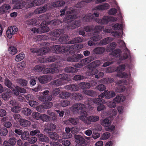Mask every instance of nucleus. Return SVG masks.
Wrapping results in <instances>:
<instances>
[{
  "instance_id": "obj_26",
  "label": "nucleus",
  "mask_w": 146,
  "mask_h": 146,
  "mask_svg": "<svg viewBox=\"0 0 146 146\" xmlns=\"http://www.w3.org/2000/svg\"><path fill=\"white\" fill-rule=\"evenodd\" d=\"M56 125L52 123L48 124L47 127L44 129V131L45 132H49V131H53L56 129Z\"/></svg>"
},
{
  "instance_id": "obj_35",
  "label": "nucleus",
  "mask_w": 146,
  "mask_h": 146,
  "mask_svg": "<svg viewBox=\"0 0 146 146\" xmlns=\"http://www.w3.org/2000/svg\"><path fill=\"white\" fill-rule=\"evenodd\" d=\"M88 72H89L88 75L90 76H91L97 74L98 73V71L95 68L90 67L89 68Z\"/></svg>"
},
{
  "instance_id": "obj_16",
  "label": "nucleus",
  "mask_w": 146,
  "mask_h": 146,
  "mask_svg": "<svg viewBox=\"0 0 146 146\" xmlns=\"http://www.w3.org/2000/svg\"><path fill=\"white\" fill-rule=\"evenodd\" d=\"M110 8V5L108 4L105 3L102 5H99L95 7L94 10H95L102 11L108 9Z\"/></svg>"
},
{
  "instance_id": "obj_29",
  "label": "nucleus",
  "mask_w": 146,
  "mask_h": 146,
  "mask_svg": "<svg viewBox=\"0 0 146 146\" xmlns=\"http://www.w3.org/2000/svg\"><path fill=\"white\" fill-rule=\"evenodd\" d=\"M49 137L50 138L53 140H57L59 138V135L57 133L53 132H48Z\"/></svg>"
},
{
  "instance_id": "obj_24",
  "label": "nucleus",
  "mask_w": 146,
  "mask_h": 146,
  "mask_svg": "<svg viewBox=\"0 0 146 146\" xmlns=\"http://www.w3.org/2000/svg\"><path fill=\"white\" fill-rule=\"evenodd\" d=\"M94 59V57L90 56L88 57L81 60L80 61V62L82 63L84 65H86L93 60Z\"/></svg>"
},
{
  "instance_id": "obj_44",
  "label": "nucleus",
  "mask_w": 146,
  "mask_h": 146,
  "mask_svg": "<svg viewBox=\"0 0 146 146\" xmlns=\"http://www.w3.org/2000/svg\"><path fill=\"white\" fill-rule=\"evenodd\" d=\"M113 81V79L111 78H106L102 79V82L104 84H109L112 83Z\"/></svg>"
},
{
  "instance_id": "obj_56",
  "label": "nucleus",
  "mask_w": 146,
  "mask_h": 146,
  "mask_svg": "<svg viewBox=\"0 0 146 146\" xmlns=\"http://www.w3.org/2000/svg\"><path fill=\"white\" fill-rule=\"evenodd\" d=\"M102 27L100 26L97 25L95 27H94V28L93 30V32H94V35L97 34L98 33L101 31L102 30Z\"/></svg>"
},
{
  "instance_id": "obj_15",
  "label": "nucleus",
  "mask_w": 146,
  "mask_h": 146,
  "mask_svg": "<svg viewBox=\"0 0 146 146\" xmlns=\"http://www.w3.org/2000/svg\"><path fill=\"white\" fill-rule=\"evenodd\" d=\"M39 82L41 84H46L50 79V77L48 75H45L37 77Z\"/></svg>"
},
{
  "instance_id": "obj_7",
  "label": "nucleus",
  "mask_w": 146,
  "mask_h": 146,
  "mask_svg": "<svg viewBox=\"0 0 146 146\" xmlns=\"http://www.w3.org/2000/svg\"><path fill=\"white\" fill-rule=\"evenodd\" d=\"M18 30V28L16 26H11L9 27L6 32L7 37L9 38H11L13 35L17 33Z\"/></svg>"
},
{
  "instance_id": "obj_59",
  "label": "nucleus",
  "mask_w": 146,
  "mask_h": 146,
  "mask_svg": "<svg viewBox=\"0 0 146 146\" xmlns=\"http://www.w3.org/2000/svg\"><path fill=\"white\" fill-rule=\"evenodd\" d=\"M60 143H61L64 146H69L70 144V141L67 140L60 139L59 140Z\"/></svg>"
},
{
  "instance_id": "obj_23",
  "label": "nucleus",
  "mask_w": 146,
  "mask_h": 146,
  "mask_svg": "<svg viewBox=\"0 0 146 146\" xmlns=\"http://www.w3.org/2000/svg\"><path fill=\"white\" fill-rule=\"evenodd\" d=\"M19 123L21 126L24 127H27L30 126L31 124V123L30 121L22 119L19 121Z\"/></svg>"
},
{
  "instance_id": "obj_58",
  "label": "nucleus",
  "mask_w": 146,
  "mask_h": 146,
  "mask_svg": "<svg viewBox=\"0 0 146 146\" xmlns=\"http://www.w3.org/2000/svg\"><path fill=\"white\" fill-rule=\"evenodd\" d=\"M21 108L20 106L17 105L11 108V110L12 111L14 112L18 113L20 111Z\"/></svg>"
},
{
  "instance_id": "obj_17",
  "label": "nucleus",
  "mask_w": 146,
  "mask_h": 146,
  "mask_svg": "<svg viewBox=\"0 0 146 146\" xmlns=\"http://www.w3.org/2000/svg\"><path fill=\"white\" fill-rule=\"evenodd\" d=\"M50 48L49 47H44L39 49L37 52V54L42 56L46 54L50 51Z\"/></svg>"
},
{
  "instance_id": "obj_52",
  "label": "nucleus",
  "mask_w": 146,
  "mask_h": 146,
  "mask_svg": "<svg viewBox=\"0 0 146 146\" xmlns=\"http://www.w3.org/2000/svg\"><path fill=\"white\" fill-rule=\"evenodd\" d=\"M94 103L98 104H103L105 102L104 100L100 98H94Z\"/></svg>"
},
{
  "instance_id": "obj_6",
  "label": "nucleus",
  "mask_w": 146,
  "mask_h": 146,
  "mask_svg": "<svg viewBox=\"0 0 146 146\" xmlns=\"http://www.w3.org/2000/svg\"><path fill=\"white\" fill-rule=\"evenodd\" d=\"M81 25L80 21L74 19L68 22V27L71 29H73L80 27Z\"/></svg>"
},
{
  "instance_id": "obj_12",
  "label": "nucleus",
  "mask_w": 146,
  "mask_h": 146,
  "mask_svg": "<svg viewBox=\"0 0 146 146\" xmlns=\"http://www.w3.org/2000/svg\"><path fill=\"white\" fill-rule=\"evenodd\" d=\"M57 58L55 56H51L45 58L42 57L39 59L40 61L42 63L53 62L57 60Z\"/></svg>"
},
{
  "instance_id": "obj_20",
  "label": "nucleus",
  "mask_w": 146,
  "mask_h": 146,
  "mask_svg": "<svg viewBox=\"0 0 146 146\" xmlns=\"http://www.w3.org/2000/svg\"><path fill=\"white\" fill-rule=\"evenodd\" d=\"M72 98L76 100L79 101L83 99V96L82 94L78 93H74L71 95Z\"/></svg>"
},
{
  "instance_id": "obj_2",
  "label": "nucleus",
  "mask_w": 146,
  "mask_h": 146,
  "mask_svg": "<svg viewBox=\"0 0 146 146\" xmlns=\"http://www.w3.org/2000/svg\"><path fill=\"white\" fill-rule=\"evenodd\" d=\"M52 48L54 49L55 53L57 54L66 52L69 51L70 48V46L69 45L61 46L60 45L53 46Z\"/></svg>"
},
{
  "instance_id": "obj_40",
  "label": "nucleus",
  "mask_w": 146,
  "mask_h": 146,
  "mask_svg": "<svg viewBox=\"0 0 146 146\" xmlns=\"http://www.w3.org/2000/svg\"><path fill=\"white\" fill-rule=\"evenodd\" d=\"M121 53V50L119 49H117L113 51L111 53V55L114 57L120 58Z\"/></svg>"
},
{
  "instance_id": "obj_38",
  "label": "nucleus",
  "mask_w": 146,
  "mask_h": 146,
  "mask_svg": "<svg viewBox=\"0 0 146 146\" xmlns=\"http://www.w3.org/2000/svg\"><path fill=\"white\" fill-rule=\"evenodd\" d=\"M48 38V36L46 35H38L36 36L35 38V39L37 41H41L42 40H47Z\"/></svg>"
},
{
  "instance_id": "obj_64",
  "label": "nucleus",
  "mask_w": 146,
  "mask_h": 146,
  "mask_svg": "<svg viewBox=\"0 0 146 146\" xmlns=\"http://www.w3.org/2000/svg\"><path fill=\"white\" fill-rule=\"evenodd\" d=\"M52 83L54 86H59L62 84V82L59 79H57L53 81Z\"/></svg>"
},
{
  "instance_id": "obj_13",
  "label": "nucleus",
  "mask_w": 146,
  "mask_h": 146,
  "mask_svg": "<svg viewBox=\"0 0 146 146\" xmlns=\"http://www.w3.org/2000/svg\"><path fill=\"white\" fill-rule=\"evenodd\" d=\"M40 27L39 28V33H46L49 31V28L47 26L45 22H42L40 25Z\"/></svg>"
},
{
  "instance_id": "obj_45",
  "label": "nucleus",
  "mask_w": 146,
  "mask_h": 146,
  "mask_svg": "<svg viewBox=\"0 0 146 146\" xmlns=\"http://www.w3.org/2000/svg\"><path fill=\"white\" fill-rule=\"evenodd\" d=\"M58 77L62 81L68 80V74L66 73H62L59 74L58 75Z\"/></svg>"
},
{
  "instance_id": "obj_19",
  "label": "nucleus",
  "mask_w": 146,
  "mask_h": 146,
  "mask_svg": "<svg viewBox=\"0 0 146 146\" xmlns=\"http://www.w3.org/2000/svg\"><path fill=\"white\" fill-rule=\"evenodd\" d=\"M105 49L102 47H97L93 50L94 53L96 54H101L105 51Z\"/></svg>"
},
{
  "instance_id": "obj_27",
  "label": "nucleus",
  "mask_w": 146,
  "mask_h": 146,
  "mask_svg": "<svg viewBox=\"0 0 146 146\" xmlns=\"http://www.w3.org/2000/svg\"><path fill=\"white\" fill-rule=\"evenodd\" d=\"M65 89L73 91H77L78 89V86L75 84L68 85L65 87Z\"/></svg>"
},
{
  "instance_id": "obj_47",
  "label": "nucleus",
  "mask_w": 146,
  "mask_h": 146,
  "mask_svg": "<svg viewBox=\"0 0 146 146\" xmlns=\"http://www.w3.org/2000/svg\"><path fill=\"white\" fill-rule=\"evenodd\" d=\"M54 72L55 69L51 68H45L43 70V73L44 74H47L49 73H53Z\"/></svg>"
},
{
  "instance_id": "obj_10",
  "label": "nucleus",
  "mask_w": 146,
  "mask_h": 146,
  "mask_svg": "<svg viewBox=\"0 0 146 146\" xmlns=\"http://www.w3.org/2000/svg\"><path fill=\"white\" fill-rule=\"evenodd\" d=\"M99 119L98 116L96 115H91L86 117V120L85 123L88 125L90 124L92 122H95Z\"/></svg>"
},
{
  "instance_id": "obj_5",
  "label": "nucleus",
  "mask_w": 146,
  "mask_h": 146,
  "mask_svg": "<svg viewBox=\"0 0 146 146\" xmlns=\"http://www.w3.org/2000/svg\"><path fill=\"white\" fill-rule=\"evenodd\" d=\"M117 19L115 17L110 16H104L102 19H100L98 21L99 23L101 24H106L109 22H115L117 20Z\"/></svg>"
},
{
  "instance_id": "obj_50",
  "label": "nucleus",
  "mask_w": 146,
  "mask_h": 146,
  "mask_svg": "<svg viewBox=\"0 0 146 146\" xmlns=\"http://www.w3.org/2000/svg\"><path fill=\"white\" fill-rule=\"evenodd\" d=\"M70 93L67 92H63L60 94V97L62 99L67 98L70 96Z\"/></svg>"
},
{
  "instance_id": "obj_8",
  "label": "nucleus",
  "mask_w": 146,
  "mask_h": 146,
  "mask_svg": "<svg viewBox=\"0 0 146 146\" xmlns=\"http://www.w3.org/2000/svg\"><path fill=\"white\" fill-rule=\"evenodd\" d=\"M3 91V93L1 95L2 98L5 100L8 99L11 95V92L9 89L7 88L5 89V91L3 90V88L1 84V93Z\"/></svg>"
},
{
  "instance_id": "obj_61",
  "label": "nucleus",
  "mask_w": 146,
  "mask_h": 146,
  "mask_svg": "<svg viewBox=\"0 0 146 146\" xmlns=\"http://www.w3.org/2000/svg\"><path fill=\"white\" fill-rule=\"evenodd\" d=\"M77 44H74L71 46H70V49H72V53H74L76 52H79V51L78 49V48H77L76 47H77Z\"/></svg>"
},
{
  "instance_id": "obj_63",
  "label": "nucleus",
  "mask_w": 146,
  "mask_h": 146,
  "mask_svg": "<svg viewBox=\"0 0 146 146\" xmlns=\"http://www.w3.org/2000/svg\"><path fill=\"white\" fill-rule=\"evenodd\" d=\"M40 114L37 112H34L33 113L32 116L36 120H39L40 118Z\"/></svg>"
},
{
  "instance_id": "obj_30",
  "label": "nucleus",
  "mask_w": 146,
  "mask_h": 146,
  "mask_svg": "<svg viewBox=\"0 0 146 146\" xmlns=\"http://www.w3.org/2000/svg\"><path fill=\"white\" fill-rule=\"evenodd\" d=\"M112 38L111 37H107L100 40L99 44L101 45H106L112 41Z\"/></svg>"
},
{
  "instance_id": "obj_55",
  "label": "nucleus",
  "mask_w": 146,
  "mask_h": 146,
  "mask_svg": "<svg viewBox=\"0 0 146 146\" xmlns=\"http://www.w3.org/2000/svg\"><path fill=\"white\" fill-rule=\"evenodd\" d=\"M77 17V16L76 15H70L66 16L64 19L65 20H68L70 19L72 20L76 19Z\"/></svg>"
},
{
  "instance_id": "obj_42",
  "label": "nucleus",
  "mask_w": 146,
  "mask_h": 146,
  "mask_svg": "<svg viewBox=\"0 0 146 146\" xmlns=\"http://www.w3.org/2000/svg\"><path fill=\"white\" fill-rule=\"evenodd\" d=\"M9 51L10 54L14 55L17 52L18 50L16 47L12 46H10L9 48Z\"/></svg>"
},
{
  "instance_id": "obj_37",
  "label": "nucleus",
  "mask_w": 146,
  "mask_h": 146,
  "mask_svg": "<svg viewBox=\"0 0 146 146\" xmlns=\"http://www.w3.org/2000/svg\"><path fill=\"white\" fill-rule=\"evenodd\" d=\"M84 93L87 95L93 97L95 96L97 94V93L96 92L90 90H84Z\"/></svg>"
},
{
  "instance_id": "obj_3",
  "label": "nucleus",
  "mask_w": 146,
  "mask_h": 146,
  "mask_svg": "<svg viewBox=\"0 0 146 146\" xmlns=\"http://www.w3.org/2000/svg\"><path fill=\"white\" fill-rule=\"evenodd\" d=\"M65 4V2L64 1L59 0L47 3L45 5L47 9H53L55 7H61L63 5Z\"/></svg>"
},
{
  "instance_id": "obj_1",
  "label": "nucleus",
  "mask_w": 146,
  "mask_h": 146,
  "mask_svg": "<svg viewBox=\"0 0 146 146\" xmlns=\"http://www.w3.org/2000/svg\"><path fill=\"white\" fill-rule=\"evenodd\" d=\"M69 39V37L68 35H64L60 37L59 39V41L61 44H72L77 43L81 42L83 40V37H82L74 38L70 41H68Z\"/></svg>"
},
{
  "instance_id": "obj_46",
  "label": "nucleus",
  "mask_w": 146,
  "mask_h": 146,
  "mask_svg": "<svg viewBox=\"0 0 146 146\" xmlns=\"http://www.w3.org/2000/svg\"><path fill=\"white\" fill-rule=\"evenodd\" d=\"M106 98L110 99L113 98L115 96V94L113 91H110L107 92L106 90Z\"/></svg>"
},
{
  "instance_id": "obj_9",
  "label": "nucleus",
  "mask_w": 146,
  "mask_h": 146,
  "mask_svg": "<svg viewBox=\"0 0 146 146\" xmlns=\"http://www.w3.org/2000/svg\"><path fill=\"white\" fill-rule=\"evenodd\" d=\"M83 57V55L81 54H74L68 57L67 60L71 62H77L80 60Z\"/></svg>"
},
{
  "instance_id": "obj_41",
  "label": "nucleus",
  "mask_w": 146,
  "mask_h": 146,
  "mask_svg": "<svg viewBox=\"0 0 146 146\" xmlns=\"http://www.w3.org/2000/svg\"><path fill=\"white\" fill-rule=\"evenodd\" d=\"M46 68V66L44 65H37L35 66L34 69L36 72H40Z\"/></svg>"
},
{
  "instance_id": "obj_48",
  "label": "nucleus",
  "mask_w": 146,
  "mask_h": 146,
  "mask_svg": "<svg viewBox=\"0 0 146 146\" xmlns=\"http://www.w3.org/2000/svg\"><path fill=\"white\" fill-rule=\"evenodd\" d=\"M25 56V54L23 53H20L16 56L15 58V60L17 62L21 61L24 59Z\"/></svg>"
},
{
  "instance_id": "obj_49",
  "label": "nucleus",
  "mask_w": 146,
  "mask_h": 146,
  "mask_svg": "<svg viewBox=\"0 0 146 146\" xmlns=\"http://www.w3.org/2000/svg\"><path fill=\"white\" fill-rule=\"evenodd\" d=\"M111 124L110 121L107 119H105L101 122V125L105 127L109 126Z\"/></svg>"
},
{
  "instance_id": "obj_28",
  "label": "nucleus",
  "mask_w": 146,
  "mask_h": 146,
  "mask_svg": "<svg viewBox=\"0 0 146 146\" xmlns=\"http://www.w3.org/2000/svg\"><path fill=\"white\" fill-rule=\"evenodd\" d=\"M11 7L7 4H5L1 7V13H5L7 12V10L10 9Z\"/></svg>"
},
{
  "instance_id": "obj_57",
  "label": "nucleus",
  "mask_w": 146,
  "mask_h": 146,
  "mask_svg": "<svg viewBox=\"0 0 146 146\" xmlns=\"http://www.w3.org/2000/svg\"><path fill=\"white\" fill-rule=\"evenodd\" d=\"M21 139L24 140H27L29 138V133L27 132L24 131L21 135Z\"/></svg>"
},
{
  "instance_id": "obj_21",
  "label": "nucleus",
  "mask_w": 146,
  "mask_h": 146,
  "mask_svg": "<svg viewBox=\"0 0 146 146\" xmlns=\"http://www.w3.org/2000/svg\"><path fill=\"white\" fill-rule=\"evenodd\" d=\"M47 10V8L44 5L36 9L34 11V13L36 14H40L46 12Z\"/></svg>"
},
{
  "instance_id": "obj_31",
  "label": "nucleus",
  "mask_w": 146,
  "mask_h": 146,
  "mask_svg": "<svg viewBox=\"0 0 146 146\" xmlns=\"http://www.w3.org/2000/svg\"><path fill=\"white\" fill-rule=\"evenodd\" d=\"M38 137L39 140L42 142H48L49 139L48 137L40 133L38 135Z\"/></svg>"
},
{
  "instance_id": "obj_43",
  "label": "nucleus",
  "mask_w": 146,
  "mask_h": 146,
  "mask_svg": "<svg viewBox=\"0 0 146 146\" xmlns=\"http://www.w3.org/2000/svg\"><path fill=\"white\" fill-rule=\"evenodd\" d=\"M88 115L87 113L85 111L82 112L80 113V120L85 123V121L86 120V117Z\"/></svg>"
},
{
  "instance_id": "obj_18",
  "label": "nucleus",
  "mask_w": 146,
  "mask_h": 146,
  "mask_svg": "<svg viewBox=\"0 0 146 146\" xmlns=\"http://www.w3.org/2000/svg\"><path fill=\"white\" fill-rule=\"evenodd\" d=\"M64 30L62 29H57L54 30L51 32V34L54 37H59L61 35L64 33Z\"/></svg>"
},
{
  "instance_id": "obj_51",
  "label": "nucleus",
  "mask_w": 146,
  "mask_h": 146,
  "mask_svg": "<svg viewBox=\"0 0 146 146\" xmlns=\"http://www.w3.org/2000/svg\"><path fill=\"white\" fill-rule=\"evenodd\" d=\"M62 23V22L59 20H53L50 21V23L53 26H58L60 24Z\"/></svg>"
},
{
  "instance_id": "obj_14",
  "label": "nucleus",
  "mask_w": 146,
  "mask_h": 146,
  "mask_svg": "<svg viewBox=\"0 0 146 146\" xmlns=\"http://www.w3.org/2000/svg\"><path fill=\"white\" fill-rule=\"evenodd\" d=\"M85 107L84 104L80 103L74 104L71 108V110L74 112H77L79 110L83 109Z\"/></svg>"
},
{
  "instance_id": "obj_22",
  "label": "nucleus",
  "mask_w": 146,
  "mask_h": 146,
  "mask_svg": "<svg viewBox=\"0 0 146 146\" xmlns=\"http://www.w3.org/2000/svg\"><path fill=\"white\" fill-rule=\"evenodd\" d=\"M94 19V16L91 13L86 15L83 18V20L85 22H90Z\"/></svg>"
},
{
  "instance_id": "obj_25",
  "label": "nucleus",
  "mask_w": 146,
  "mask_h": 146,
  "mask_svg": "<svg viewBox=\"0 0 146 146\" xmlns=\"http://www.w3.org/2000/svg\"><path fill=\"white\" fill-rule=\"evenodd\" d=\"M75 142L78 143L84 144L85 143V140L82 136L79 135H76L74 136Z\"/></svg>"
},
{
  "instance_id": "obj_11",
  "label": "nucleus",
  "mask_w": 146,
  "mask_h": 146,
  "mask_svg": "<svg viewBox=\"0 0 146 146\" xmlns=\"http://www.w3.org/2000/svg\"><path fill=\"white\" fill-rule=\"evenodd\" d=\"M13 2H15L14 7L16 9H20L23 8L25 5V2L22 0H13Z\"/></svg>"
},
{
  "instance_id": "obj_39",
  "label": "nucleus",
  "mask_w": 146,
  "mask_h": 146,
  "mask_svg": "<svg viewBox=\"0 0 146 146\" xmlns=\"http://www.w3.org/2000/svg\"><path fill=\"white\" fill-rule=\"evenodd\" d=\"M21 112L25 115L29 116L31 114L32 111L30 109L27 108H23Z\"/></svg>"
},
{
  "instance_id": "obj_4",
  "label": "nucleus",
  "mask_w": 146,
  "mask_h": 146,
  "mask_svg": "<svg viewBox=\"0 0 146 146\" xmlns=\"http://www.w3.org/2000/svg\"><path fill=\"white\" fill-rule=\"evenodd\" d=\"M43 95L39 97V99L42 102H47L50 101L52 98L51 95L49 94V91L46 90L42 92Z\"/></svg>"
},
{
  "instance_id": "obj_54",
  "label": "nucleus",
  "mask_w": 146,
  "mask_h": 146,
  "mask_svg": "<svg viewBox=\"0 0 146 146\" xmlns=\"http://www.w3.org/2000/svg\"><path fill=\"white\" fill-rule=\"evenodd\" d=\"M37 22V20L35 19L28 20L26 21V23L28 25H35Z\"/></svg>"
},
{
  "instance_id": "obj_36",
  "label": "nucleus",
  "mask_w": 146,
  "mask_h": 146,
  "mask_svg": "<svg viewBox=\"0 0 146 146\" xmlns=\"http://www.w3.org/2000/svg\"><path fill=\"white\" fill-rule=\"evenodd\" d=\"M101 64V61L97 60L91 63L89 65L91 67L96 68L99 66Z\"/></svg>"
},
{
  "instance_id": "obj_33",
  "label": "nucleus",
  "mask_w": 146,
  "mask_h": 146,
  "mask_svg": "<svg viewBox=\"0 0 146 146\" xmlns=\"http://www.w3.org/2000/svg\"><path fill=\"white\" fill-rule=\"evenodd\" d=\"M64 70L65 72L71 73H75L78 71L77 69L70 66L66 67Z\"/></svg>"
},
{
  "instance_id": "obj_60",
  "label": "nucleus",
  "mask_w": 146,
  "mask_h": 146,
  "mask_svg": "<svg viewBox=\"0 0 146 146\" xmlns=\"http://www.w3.org/2000/svg\"><path fill=\"white\" fill-rule=\"evenodd\" d=\"M5 84L8 87L11 89L13 88L11 82L8 78H6L5 80Z\"/></svg>"
},
{
  "instance_id": "obj_53",
  "label": "nucleus",
  "mask_w": 146,
  "mask_h": 146,
  "mask_svg": "<svg viewBox=\"0 0 146 146\" xmlns=\"http://www.w3.org/2000/svg\"><path fill=\"white\" fill-rule=\"evenodd\" d=\"M69 121L74 125H76L78 123V119L77 118L71 117L68 120Z\"/></svg>"
},
{
  "instance_id": "obj_34",
  "label": "nucleus",
  "mask_w": 146,
  "mask_h": 146,
  "mask_svg": "<svg viewBox=\"0 0 146 146\" xmlns=\"http://www.w3.org/2000/svg\"><path fill=\"white\" fill-rule=\"evenodd\" d=\"M34 0H27L25 2V5L27 8L32 7L36 6Z\"/></svg>"
},
{
  "instance_id": "obj_32",
  "label": "nucleus",
  "mask_w": 146,
  "mask_h": 146,
  "mask_svg": "<svg viewBox=\"0 0 146 146\" xmlns=\"http://www.w3.org/2000/svg\"><path fill=\"white\" fill-rule=\"evenodd\" d=\"M17 83L19 85L23 86H26L28 84L27 80L23 78H19L17 80Z\"/></svg>"
},
{
  "instance_id": "obj_62",
  "label": "nucleus",
  "mask_w": 146,
  "mask_h": 146,
  "mask_svg": "<svg viewBox=\"0 0 146 146\" xmlns=\"http://www.w3.org/2000/svg\"><path fill=\"white\" fill-rule=\"evenodd\" d=\"M110 136V134L109 132H107L104 133L101 137V139L105 140L108 139Z\"/></svg>"
}]
</instances>
